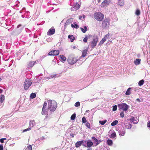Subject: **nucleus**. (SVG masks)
Here are the masks:
<instances>
[{
	"label": "nucleus",
	"instance_id": "nucleus-2",
	"mask_svg": "<svg viewBox=\"0 0 150 150\" xmlns=\"http://www.w3.org/2000/svg\"><path fill=\"white\" fill-rule=\"evenodd\" d=\"M110 26V20L109 19L105 18L102 22V27L103 29L107 30Z\"/></svg>",
	"mask_w": 150,
	"mask_h": 150
},
{
	"label": "nucleus",
	"instance_id": "nucleus-12",
	"mask_svg": "<svg viewBox=\"0 0 150 150\" xmlns=\"http://www.w3.org/2000/svg\"><path fill=\"white\" fill-rule=\"evenodd\" d=\"M59 51L58 50H53L50 52L48 53V54L50 56H56L58 55L59 54Z\"/></svg>",
	"mask_w": 150,
	"mask_h": 150
},
{
	"label": "nucleus",
	"instance_id": "nucleus-50",
	"mask_svg": "<svg viewBox=\"0 0 150 150\" xmlns=\"http://www.w3.org/2000/svg\"><path fill=\"white\" fill-rule=\"evenodd\" d=\"M147 127L150 130V121H148L147 122Z\"/></svg>",
	"mask_w": 150,
	"mask_h": 150
},
{
	"label": "nucleus",
	"instance_id": "nucleus-64",
	"mask_svg": "<svg viewBox=\"0 0 150 150\" xmlns=\"http://www.w3.org/2000/svg\"><path fill=\"white\" fill-rule=\"evenodd\" d=\"M147 62L148 63V64H150V61H147Z\"/></svg>",
	"mask_w": 150,
	"mask_h": 150
},
{
	"label": "nucleus",
	"instance_id": "nucleus-47",
	"mask_svg": "<svg viewBox=\"0 0 150 150\" xmlns=\"http://www.w3.org/2000/svg\"><path fill=\"white\" fill-rule=\"evenodd\" d=\"M19 3V1H16L15 3V6L16 7H18L19 6L18 4Z\"/></svg>",
	"mask_w": 150,
	"mask_h": 150
},
{
	"label": "nucleus",
	"instance_id": "nucleus-27",
	"mask_svg": "<svg viewBox=\"0 0 150 150\" xmlns=\"http://www.w3.org/2000/svg\"><path fill=\"white\" fill-rule=\"evenodd\" d=\"M35 62L31 61L29 62L28 64V67H32L35 64Z\"/></svg>",
	"mask_w": 150,
	"mask_h": 150
},
{
	"label": "nucleus",
	"instance_id": "nucleus-20",
	"mask_svg": "<svg viewBox=\"0 0 150 150\" xmlns=\"http://www.w3.org/2000/svg\"><path fill=\"white\" fill-rule=\"evenodd\" d=\"M83 141H81L77 142H76L75 144V146L76 148L79 147L83 143Z\"/></svg>",
	"mask_w": 150,
	"mask_h": 150
},
{
	"label": "nucleus",
	"instance_id": "nucleus-38",
	"mask_svg": "<svg viewBox=\"0 0 150 150\" xmlns=\"http://www.w3.org/2000/svg\"><path fill=\"white\" fill-rule=\"evenodd\" d=\"M36 96V94L34 93H32L31 94L30 96V98L33 99L35 98Z\"/></svg>",
	"mask_w": 150,
	"mask_h": 150
},
{
	"label": "nucleus",
	"instance_id": "nucleus-42",
	"mask_svg": "<svg viewBox=\"0 0 150 150\" xmlns=\"http://www.w3.org/2000/svg\"><path fill=\"white\" fill-rule=\"evenodd\" d=\"M80 105V103L79 102H76L74 105V106L76 107L79 106Z\"/></svg>",
	"mask_w": 150,
	"mask_h": 150
},
{
	"label": "nucleus",
	"instance_id": "nucleus-57",
	"mask_svg": "<svg viewBox=\"0 0 150 150\" xmlns=\"http://www.w3.org/2000/svg\"><path fill=\"white\" fill-rule=\"evenodd\" d=\"M136 100L138 101L139 102H141L140 99L139 98H137L136 99Z\"/></svg>",
	"mask_w": 150,
	"mask_h": 150
},
{
	"label": "nucleus",
	"instance_id": "nucleus-36",
	"mask_svg": "<svg viewBox=\"0 0 150 150\" xmlns=\"http://www.w3.org/2000/svg\"><path fill=\"white\" fill-rule=\"evenodd\" d=\"M116 134L115 132H114L113 133H112L110 135V137L111 138H116Z\"/></svg>",
	"mask_w": 150,
	"mask_h": 150
},
{
	"label": "nucleus",
	"instance_id": "nucleus-7",
	"mask_svg": "<svg viewBox=\"0 0 150 150\" xmlns=\"http://www.w3.org/2000/svg\"><path fill=\"white\" fill-rule=\"evenodd\" d=\"M98 41V37L96 35L94 36L93 40L90 42L91 47L92 48H94L96 46Z\"/></svg>",
	"mask_w": 150,
	"mask_h": 150
},
{
	"label": "nucleus",
	"instance_id": "nucleus-16",
	"mask_svg": "<svg viewBox=\"0 0 150 150\" xmlns=\"http://www.w3.org/2000/svg\"><path fill=\"white\" fill-rule=\"evenodd\" d=\"M73 18H71L68 20L66 22L64 25V27L65 28L68 25L72 23L73 21Z\"/></svg>",
	"mask_w": 150,
	"mask_h": 150
},
{
	"label": "nucleus",
	"instance_id": "nucleus-5",
	"mask_svg": "<svg viewBox=\"0 0 150 150\" xmlns=\"http://www.w3.org/2000/svg\"><path fill=\"white\" fill-rule=\"evenodd\" d=\"M32 83V81L29 79H25L23 84L24 89L25 90H28Z\"/></svg>",
	"mask_w": 150,
	"mask_h": 150
},
{
	"label": "nucleus",
	"instance_id": "nucleus-33",
	"mask_svg": "<svg viewBox=\"0 0 150 150\" xmlns=\"http://www.w3.org/2000/svg\"><path fill=\"white\" fill-rule=\"evenodd\" d=\"M131 89V88H129L126 91L125 94L127 95H129L130 94V90Z\"/></svg>",
	"mask_w": 150,
	"mask_h": 150
},
{
	"label": "nucleus",
	"instance_id": "nucleus-41",
	"mask_svg": "<svg viewBox=\"0 0 150 150\" xmlns=\"http://www.w3.org/2000/svg\"><path fill=\"white\" fill-rule=\"evenodd\" d=\"M31 129V128H30L29 127H28V128L26 129H24L23 132H27V131H30V130Z\"/></svg>",
	"mask_w": 150,
	"mask_h": 150
},
{
	"label": "nucleus",
	"instance_id": "nucleus-30",
	"mask_svg": "<svg viewBox=\"0 0 150 150\" xmlns=\"http://www.w3.org/2000/svg\"><path fill=\"white\" fill-rule=\"evenodd\" d=\"M55 76L56 75H51V76L49 77L45 78V80L47 81L48 80L50 79L51 78H54Z\"/></svg>",
	"mask_w": 150,
	"mask_h": 150
},
{
	"label": "nucleus",
	"instance_id": "nucleus-40",
	"mask_svg": "<svg viewBox=\"0 0 150 150\" xmlns=\"http://www.w3.org/2000/svg\"><path fill=\"white\" fill-rule=\"evenodd\" d=\"M140 11L139 9H137L136 10L135 14L137 16H139L140 14Z\"/></svg>",
	"mask_w": 150,
	"mask_h": 150
},
{
	"label": "nucleus",
	"instance_id": "nucleus-28",
	"mask_svg": "<svg viewBox=\"0 0 150 150\" xmlns=\"http://www.w3.org/2000/svg\"><path fill=\"white\" fill-rule=\"evenodd\" d=\"M4 99L5 97L4 95H1L0 96V103H1V104H2V103L4 101Z\"/></svg>",
	"mask_w": 150,
	"mask_h": 150
},
{
	"label": "nucleus",
	"instance_id": "nucleus-59",
	"mask_svg": "<svg viewBox=\"0 0 150 150\" xmlns=\"http://www.w3.org/2000/svg\"><path fill=\"white\" fill-rule=\"evenodd\" d=\"M29 13H30V12H29V11H27L26 12H25V15L26 14H28Z\"/></svg>",
	"mask_w": 150,
	"mask_h": 150
},
{
	"label": "nucleus",
	"instance_id": "nucleus-49",
	"mask_svg": "<svg viewBox=\"0 0 150 150\" xmlns=\"http://www.w3.org/2000/svg\"><path fill=\"white\" fill-rule=\"evenodd\" d=\"M28 150H32V146L31 145L28 146L27 147Z\"/></svg>",
	"mask_w": 150,
	"mask_h": 150
},
{
	"label": "nucleus",
	"instance_id": "nucleus-19",
	"mask_svg": "<svg viewBox=\"0 0 150 150\" xmlns=\"http://www.w3.org/2000/svg\"><path fill=\"white\" fill-rule=\"evenodd\" d=\"M124 4V0H118L117 4L121 6H123Z\"/></svg>",
	"mask_w": 150,
	"mask_h": 150
},
{
	"label": "nucleus",
	"instance_id": "nucleus-25",
	"mask_svg": "<svg viewBox=\"0 0 150 150\" xmlns=\"http://www.w3.org/2000/svg\"><path fill=\"white\" fill-rule=\"evenodd\" d=\"M68 38L70 39L71 42H72L75 40V38L73 35H69L68 36Z\"/></svg>",
	"mask_w": 150,
	"mask_h": 150
},
{
	"label": "nucleus",
	"instance_id": "nucleus-54",
	"mask_svg": "<svg viewBox=\"0 0 150 150\" xmlns=\"http://www.w3.org/2000/svg\"><path fill=\"white\" fill-rule=\"evenodd\" d=\"M3 145L0 144V150H3Z\"/></svg>",
	"mask_w": 150,
	"mask_h": 150
},
{
	"label": "nucleus",
	"instance_id": "nucleus-56",
	"mask_svg": "<svg viewBox=\"0 0 150 150\" xmlns=\"http://www.w3.org/2000/svg\"><path fill=\"white\" fill-rule=\"evenodd\" d=\"M104 42L102 40H101L100 42V44H102L103 43H104Z\"/></svg>",
	"mask_w": 150,
	"mask_h": 150
},
{
	"label": "nucleus",
	"instance_id": "nucleus-24",
	"mask_svg": "<svg viewBox=\"0 0 150 150\" xmlns=\"http://www.w3.org/2000/svg\"><path fill=\"white\" fill-rule=\"evenodd\" d=\"M60 61L61 62H64L66 61V57L64 56L63 55H60Z\"/></svg>",
	"mask_w": 150,
	"mask_h": 150
},
{
	"label": "nucleus",
	"instance_id": "nucleus-13",
	"mask_svg": "<svg viewBox=\"0 0 150 150\" xmlns=\"http://www.w3.org/2000/svg\"><path fill=\"white\" fill-rule=\"evenodd\" d=\"M55 30L54 27H52L49 29L47 33L48 35H51L54 34L55 32Z\"/></svg>",
	"mask_w": 150,
	"mask_h": 150
},
{
	"label": "nucleus",
	"instance_id": "nucleus-10",
	"mask_svg": "<svg viewBox=\"0 0 150 150\" xmlns=\"http://www.w3.org/2000/svg\"><path fill=\"white\" fill-rule=\"evenodd\" d=\"M119 135L123 136L125 134V127L123 126L121 127L118 130Z\"/></svg>",
	"mask_w": 150,
	"mask_h": 150
},
{
	"label": "nucleus",
	"instance_id": "nucleus-34",
	"mask_svg": "<svg viewBox=\"0 0 150 150\" xmlns=\"http://www.w3.org/2000/svg\"><path fill=\"white\" fill-rule=\"evenodd\" d=\"M109 36V33L106 35L105 37L104 38H103L102 39V40H103L104 42L108 38Z\"/></svg>",
	"mask_w": 150,
	"mask_h": 150
},
{
	"label": "nucleus",
	"instance_id": "nucleus-55",
	"mask_svg": "<svg viewBox=\"0 0 150 150\" xmlns=\"http://www.w3.org/2000/svg\"><path fill=\"white\" fill-rule=\"evenodd\" d=\"M0 142L1 143H3L4 142V140H3V139H2H2H0Z\"/></svg>",
	"mask_w": 150,
	"mask_h": 150
},
{
	"label": "nucleus",
	"instance_id": "nucleus-44",
	"mask_svg": "<svg viewBox=\"0 0 150 150\" xmlns=\"http://www.w3.org/2000/svg\"><path fill=\"white\" fill-rule=\"evenodd\" d=\"M88 39L87 36H85L83 39V41L85 42H86L87 41Z\"/></svg>",
	"mask_w": 150,
	"mask_h": 150
},
{
	"label": "nucleus",
	"instance_id": "nucleus-39",
	"mask_svg": "<svg viewBox=\"0 0 150 150\" xmlns=\"http://www.w3.org/2000/svg\"><path fill=\"white\" fill-rule=\"evenodd\" d=\"M76 114L75 113H74L71 117V119L72 120H73L75 119L76 117Z\"/></svg>",
	"mask_w": 150,
	"mask_h": 150
},
{
	"label": "nucleus",
	"instance_id": "nucleus-45",
	"mask_svg": "<svg viewBox=\"0 0 150 150\" xmlns=\"http://www.w3.org/2000/svg\"><path fill=\"white\" fill-rule=\"evenodd\" d=\"M120 116L122 117H123L124 116V112H122L120 113Z\"/></svg>",
	"mask_w": 150,
	"mask_h": 150
},
{
	"label": "nucleus",
	"instance_id": "nucleus-1",
	"mask_svg": "<svg viewBox=\"0 0 150 150\" xmlns=\"http://www.w3.org/2000/svg\"><path fill=\"white\" fill-rule=\"evenodd\" d=\"M48 110L52 111H54L57 107V103L54 100H48Z\"/></svg>",
	"mask_w": 150,
	"mask_h": 150
},
{
	"label": "nucleus",
	"instance_id": "nucleus-4",
	"mask_svg": "<svg viewBox=\"0 0 150 150\" xmlns=\"http://www.w3.org/2000/svg\"><path fill=\"white\" fill-rule=\"evenodd\" d=\"M23 28V27L21 24L18 25L16 29L13 31L11 33V34L15 35H17L21 32Z\"/></svg>",
	"mask_w": 150,
	"mask_h": 150
},
{
	"label": "nucleus",
	"instance_id": "nucleus-3",
	"mask_svg": "<svg viewBox=\"0 0 150 150\" xmlns=\"http://www.w3.org/2000/svg\"><path fill=\"white\" fill-rule=\"evenodd\" d=\"M74 0H71L70 2V5L72 6V7L71 8V10L72 11H74L78 10L80 7V4H78L77 3H76L75 4L73 1Z\"/></svg>",
	"mask_w": 150,
	"mask_h": 150
},
{
	"label": "nucleus",
	"instance_id": "nucleus-21",
	"mask_svg": "<svg viewBox=\"0 0 150 150\" xmlns=\"http://www.w3.org/2000/svg\"><path fill=\"white\" fill-rule=\"evenodd\" d=\"M88 49L87 48L83 50L82 51V55L81 56V57H85L86 55V54L88 52Z\"/></svg>",
	"mask_w": 150,
	"mask_h": 150
},
{
	"label": "nucleus",
	"instance_id": "nucleus-52",
	"mask_svg": "<svg viewBox=\"0 0 150 150\" xmlns=\"http://www.w3.org/2000/svg\"><path fill=\"white\" fill-rule=\"evenodd\" d=\"M74 24L75 25V28H79V26L76 24H75V23H74Z\"/></svg>",
	"mask_w": 150,
	"mask_h": 150
},
{
	"label": "nucleus",
	"instance_id": "nucleus-17",
	"mask_svg": "<svg viewBox=\"0 0 150 150\" xmlns=\"http://www.w3.org/2000/svg\"><path fill=\"white\" fill-rule=\"evenodd\" d=\"M85 143L87 145V146L88 147H89L92 146L93 145V143L91 141V140H90V139H89V140L86 141L85 142Z\"/></svg>",
	"mask_w": 150,
	"mask_h": 150
},
{
	"label": "nucleus",
	"instance_id": "nucleus-14",
	"mask_svg": "<svg viewBox=\"0 0 150 150\" xmlns=\"http://www.w3.org/2000/svg\"><path fill=\"white\" fill-rule=\"evenodd\" d=\"M91 139L93 141V143L94 144L96 143L95 146H96L98 145L101 142L100 140H98L94 137H92Z\"/></svg>",
	"mask_w": 150,
	"mask_h": 150
},
{
	"label": "nucleus",
	"instance_id": "nucleus-18",
	"mask_svg": "<svg viewBox=\"0 0 150 150\" xmlns=\"http://www.w3.org/2000/svg\"><path fill=\"white\" fill-rule=\"evenodd\" d=\"M35 124V121L34 120H31L30 121V123L29 127L30 128L33 127Z\"/></svg>",
	"mask_w": 150,
	"mask_h": 150
},
{
	"label": "nucleus",
	"instance_id": "nucleus-11",
	"mask_svg": "<svg viewBox=\"0 0 150 150\" xmlns=\"http://www.w3.org/2000/svg\"><path fill=\"white\" fill-rule=\"evenodd\" d=\"M111 2V0H104L101 4L102 7H107L109 5Z\"/></svg>",
	"mask_w": 150,
	"mask_h": 150
},
{
	"label": "nucleus",
	"instance_id": "nucleus-60",
	"mask_svg": "<svg viewBox=\"0 0 150 150\" xmlns=\"http://www.w3.org/2000/svg\"><path fill=\"white\" fill-rule=\"evenodd\" d=\"M70 136L72 137H74V134H70Z\"/></svg>",
	"mask_w": 150,
	"mask_h": 150
},
{
	"label": "nucleus",
	"instance_id": "nucleus-61",
	"mask_svg": "<svg viewBox=\"0 0 150 150\" xmlns=\"http://www.w3.org/2000/svg\"><path fill=\"white\" fill-rule=\"evenodd\" d=\"M71 26L72 28H75V25L73 24L71 25Z\"/></svg>",
	"mask_w": 150,
	"mask_h": 150
},
{
	"label": "nucleus",
	"instance_id": "nucleus-9",
	"mask_svg": "<svg viewBox=\"0 0 150 150\" xmlns=\"http://www.w3.org/2000/svg\"><path fill=\"white\" fill-rule=\"evenodd\" d=\"M118 107L120 109L125 111L127 110L129 107L128 105L125 103L119 104L118 105Z\"/></svg>",
	"mask_w": 150,
	"mask_h": 150
},
{
	"label": "nucleus",
	"instance_id": "nucleus-6",
	"mask_svg": "<svg viewBox=\"0 0 150 150\" xmlns=\"http://www.w3.org/2000/svg\"><path fill=\"white\" fill-rule=\"evenodd\" d=\"M94 17L97 20L100 21L103 18L104 15L100 12L95 13L94 14Z\"/></svg>",
	"mask_w": 150,
	"mask_h": 150
},
{
	"label": "nucleus",
	"instance_id": "nucleus-63",
	"mask_svg": "<svg viewBox=\"0 0 150 150\" xmlns=\"http://www.w3.org/2000/svg\"><path fill=\"white\" fill-rule=\"evenodd\" d=\"M21 16H22V17L23 18H24V17H25V15H22Z\"/></svg>",
	"mask_w": 150,
	"mask_h": 150
},
{
	"label": "nucleus",
	"instance_id": "nucleus-62",
	"mask_svg": "<svg viewBox=\"0 0 150 150\" xmlns=\"http://www.w3.org/2000/svg\"><path fill=\"white\" fill-rule=\"evenodd\" d=\"M82 18V16H79V19H81V18Z\"/></svg>",
	"mask_w": 150,
	"mask_h": 150
},
{
	"label": "nucleus",
	"instance_id": "nucleus-29",
	"mask_svg": "<svg viewBox=\"0 0 150 150\" xmlns=\"http://www.w3.org/2000/svg\"><path fill=\"white\" fill-rule=\"evenodd\" d=\"M107 144L109 146H112V144L113 142L111 139H108L107 141Z\"/></svg>",
	"mask_w": 150,
	"mask_h": 150
},
{
	"label": "nucleus",
	"instance_id": "nucleus-58",
	"mask_svg": "<svg viewBox=\"0 0 150 150\" xmlns=\"http://www.w3.org/2000/svg\"><path fill=\"white\" fill-rule=\"evenodd\" d=\"M3 90L2 89H0V93H1L3 92Z\"/></svg>",
	"mask_w": 150,
	"mask_h": 150
},
{
	"label": "nucleus",
	"instance_id": "nucleus-8",
	"mask_svg": "<svg viewBox=\"0 0 150 150\" xmlns=\"http://www.w3.org/2000/svg\"><path fill=\"white\" fill-rule=\"evenodd\" d=\"M67 61L69 64H73L76 62L77 60L73 56L70 55L68 57Z\"/></svg>",
	"mask_w": 150,
	"mask_h": 150
},
{
	"label": "nucleus",
	"instance_id": "nucleus-53",
	"mask_svg": "<svg viewBox=\"0 0 150 150\" xmlns=\"http://www.w3.org/2000/svg\"><path fill=\"white\" fill-rule=\"evenodd\" d=\"M52 39V38H50L47 39H46V41L48 42H50V41Z\"/></svg>",
	"mask_w": 150,
	"mask_h": 150
},
{
	"label": "nucleus",
	"instance_id": "nucleus-32",
	"mask_svg": "<svg viewBox=\"0 0 150 150\" xmlns=\"http://www.w3.org/2000/svg\"><path fill=\"white\" fill-rule=\"evenodd\" d=\"M118 123V121L115 120L113 122L111 123V125L112 126H114L116 125Z\"/></svg>",
	"mask_w": 150,
	"mask_h": 150
},
{
	"label": "nucleus",
	"instance_id": "nucleus-23",
	"mask_svg": "<svg viewBox=\"0 0 150 150\" xmlns=\"http://www.w3.org/2000/svg\"><path fill=\"white\" fill-rule=\"evenodd\" d=\"M43 109V108H42V115H46V114L47 115V111L46 108H44V109Z\"/></svg>",
	"mask_w": 150,
	"mask_h": 150
},
{
	"label": "nucleus",
	"instance_id": "nucleus-37",
	"mask_svg": "<svg viewBox=\"0 0 150 150\" xmlns=\"http://www.w3.org/2000/svg\"><path fill=\"white\" fill-rule=\"evenodd\" d=\"M107 120H105L103 121H99V123L101 125H103L106 122Z\"/></svg>",
	"mask_w": 150,
	"mask_h": 150
},
{
	"label": "nucleus",
	"instance_id": "nucleus-15",
	"mask_svg": "<svg viewBox=\"0 0 150 150\" xmlns=\"http://www.w3.org/2000/svg\"><path fill=\"white\" fill-rule=\"evenodd\" d=\"M129 120L134 124H137L138 121V119L137 117H131Z\"/></svg>",
	"mask_w": 150,
	"mask_h": 150
},
{
	"label": "nucleus",
	"instance_id": "nucleus-51",
	"mask_svg": "<svg viewBox=\"0 0 150 150\" xmlns=\"http://www.w3.org/2000/svg\"><path fill=\"white\" fill-rule=\"evenodd\" d=\"M47 103L46 101H45L44 103L43 104V106L42 108H46V107L47 106Z\"/></svg>",
	"mask_w": 150,
	"mask_h": 150
},
{
	"label": "nucleus",
	"instance_id": "nucleus-43",
	"mask_svg": "<svg viewBox=\"0 0 150 150\" xmlns=\"http://www.w3.org/2000/svg\"><path fill=\"white\" fill-rule=\"evenodd\" d=\"M117 106L116 105H115L113 106L112 107V110L113 111H115L117 110Z\"/></svg>",
	"mask_w": 150,
	"mask_h": 150
},
{
	"label": "nucleus",
	"instance_id": "nucleus-31",
	"mask_svg": "<svg viewBox=\"0 0 150 150\" xmlns=\"http://www.w3.org/2000/svg\"><path fill=\"white\" fill-rule=\"evenodd\" d=\"M82 32L83 33H85L86 31L88 30L87 27L86 26H84L83 28H81Z\"/></svg>",
	"mask_w": 150,
	"mask_h": 150
},
{
	"label": "nucleus",
	"instance_id": "nucleus-46",
	"mask_svg": "<svg viewBox=\"0 0 150 150\" xmlns=\"http://www.w3.org/2000/svg\"><path fill=\"white\" fill-rule=\"evenodd\" d=\"M82 121L83 123H85L86 122V118L85 117H83L82 118Z\"/></svg>",
	"mask_w": 150,
	"mask_h": 150
},
{
	"label": "nucleus",
	"instance_id": "nucleus-26",
	"mask_svg": "<svg viewBox=\"0 0 150 150\" xmlns=\"http://www.w3.org/2000/svg\"><path fill=\"white\" fill-rule=\"evenodd\" d=\"M141 59H137L136 60L134 61V63L135 64L137 65L139 64L140 63Z\"/></svg>",
	"mask_w": 150,
	"mask_h": 150
},
{
	"label": "nucleus",
	"instance_id": "nucleus-35",
	"mask_svg": "<svg viewBox=\"0 0 150 150\" xmlns=\"http://www.w3.org/2000/svg\"><path fill=\"white\" fill-rule=\"evenodd\" d=\"M144 83V81L143 80H140L138 82V85L139 86H141L143 85Z\"/></svg>",
	"mask_w": 150,
	"mask_h": 150
},
{
	"label": "nucleus",
	"instance_id": "nucleus-48",
	"mask_svg": "<svg viewBox=\"0 0 150 150\" xmlns=\"http://www.w3.org/2000/svg\"><path fill=\"white\" fill-rule=\"evenodd\" d=\"M86 126L88 128L90 129L91 128V126L90 124L88 122H87L86 124Z\"/></svg>",
	"mask_w": 150,
	"mask_h": 150
},
{
	"label": "nucleus",
	"instance_id": "nucleus-22",
	"mask_svg": "<svg viewBox=\"0 0 150 150\" xmlns=\"http://www.w3.org/2000/svg\"><path fill=\"white\" fill-rule=\"evenodd\" d=\"M125 125L126 128L128 129H131L132 126V125L129 123L125 124Z\"/></svg>",
	"mask_w": 150,
	"mask_h": 150
}]
</instances>
